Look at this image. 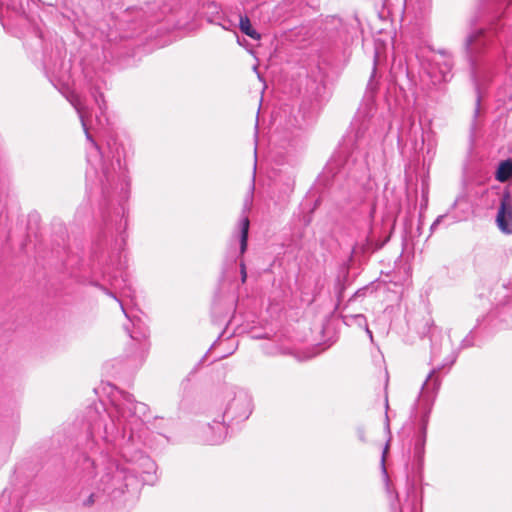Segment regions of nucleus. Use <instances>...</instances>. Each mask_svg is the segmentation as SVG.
Instances as JSON below:
<instances>
[{
    "instance_id": "obj_5",
    "label": "nucleus",
    "mask_w": 512,
    "mask_h": 512,
    "mask_svg": "<svg viewBox=\"0 0 512 512\" xmlns=\"http://www.w3.org/2000/svg\"><path fill=\"white\" fill-rule=\"evenodd\" d=\"M463 47L477 93L471 122V130L474 131L480 114L481 90L499 70L502 55L512 76V0H493L490 26L472 30L466 36Z\"/></svg>"
},
{
    "instance_id": "obj_18",
    "label": "nucleus",
    "mask_w": 512,
    "mask_h": 512,
    "mask_svg": "<svg viewBox=\"0 0 512 512\" xmlns=\"http://www.w3.org/2000/svg\"><path fill=\"white\" fill-rule=\"evenodd\" d=\"M389 450V441L386 443L384 449H383V452H382V458H381V465H382V472H383V475L385 476L386 478V488L388 491H390V486H389V483H388V474H387V470H386V467H385V457H386V454Z\"/></svg>"
},
{
    "instance_id": "obj_9",
    "label": "nucleus",
    "mask_w": 512,
    "mask_h": 512,
    "mask_svg": "<svg viewBox=\"0 0 512 512\" xmlns=\"http://www.w3.org/2000/svg\"><path fill=\"white\" fill-rule=\"evenodd\" d=\"M440 59L431 60L426 69V73L431 78L434 84L447 83L453 78L452 69L454 67V60L452 54L446 49H439L435 51Z\"/></svg>"
},
{
    "instance_id": "obj_27",
    "label": "nucleus",
    "mask_w": 512,
    "mask_h": 512,
    "mask_svg": "<svg viewBox=\"0 0 512 512\" xmlns=\"http://www.w3.org/2000/svg\"><path fill=\"white\" fill-rule=\"evenodd\" d=\"M409 124H410V133H411V132H412V130H413L414 128H416V123H415L414 119H411V118H410V119H409Z\"/></svg>"
},
{
    "instance_id": "obj_23",
    "label": "nucleus",
    "mask_w": 512,
    "mask_h": 512,
    "mask_svg": "<svg viewBox=\"0 0 512 512\" xmlns=\"http://www.w3.org/2000/svg\"><path fill=\"white\" fill-rule=\"evenodd\" d=\"M373 2L375 5H381L383 9H388V10L391 5V0H373Z\"/></svg>"
},
{
    "instance_id": "obj_28",
    "label": "nucleus",
    "mask_w": 512,
    "mask_h": 512,
    "mask_svg": "<svg viewBox=\"0 0 512 512\" xmlns=\"http://www.w3.org/2000/svg\"><path fill=\"white\" fill-rule=\"evenodd\" d=\"M423 201H424V204H422L421 207H423L424 205L426 206L427 201H428L427 192H424V191H423Z\"/></svg>"
},
{
    "instance_id": "obj_24",
    "label": "nucleus",
    "mask_w": 512,
    "mask_h": 512,
    "mask_svg": "<svg viewBox=\"0 0 512 512\" xmlns=\"http://www.w3.org/2000/svg\"><path fill=\"white\" fill-rule=\"evenodd\" d=\"M445 218V215L438 216L435 221L430 226V231L434 232L437 226L442 222V220Z\"/></svg>"
},
{
    "instance_id": "obj_8",
    "label": "nucleus",
    "mask_w": 512,
    "mask_h": 512,
    "mask_svg": "<svg viewBox=\"0 0 512 512\" xmlns=\"http://www.w3.org/2000/svg\"><path fill=\"white\" fill-rule=\"evenodd\" d=\"M250 220L247 216L243 215L238 222L236 230L233 232L229 241L225 265L233 264L239 260L241 283L244 284L247 280L246 265L243 256L248 249Z\"/></svg>"
},
{
    "instance_id": "obj_1",
    "label": "nucleus",
    "mask_w": 512,
    "mask_h": 512,
    "mask_svg": "<svg viewBox=\"0 0 512 512\" xmlns=\"http://www.w3.org/2000/svg\"><path fill=\"white\" fill-rule=\"evenodd\" d=\"M148 412L147 404L123 390L113 396L109 408L102 403L87 408L90 452L76 459V470L82 475L77 505L100 508L125 492H137L141 484L157 483V464L142 450Z\"/></svg>"
},
{
    "instance_id": "obj_11",
    "label": "nucleus",
    "mask_w": 512,
    "mask_h": 512,
    "mask_svg": "<svg viewBox=\"0 0 512 512\" xmlns=\"http://www.w3.org/2000/svg\"><path fill=\"white\" fill-rule=\"evenodd\" d=\"M496 224L502 233L506 235L512 234V194L507 189L504 190L500 198Z\"/></svg>"
},
{
    "instance_id": "obj_12",
    "label": "nucleus",
    "mask_w": 512,
    "mask_h": 512,
    "mask_svg": "<svg viewBox=\"0 0 512 512\" xmlns=\"http://www.w3.org/2000/svg\"><path fill=\"white\" fill-rule=\"evenodd\" d=\"M108 295L112 296L116 301L119 302L122 312L125 317L128 319V323L124 324L123 328L129 337L135 341H141L147 338V328L144 326L142 321L139 318H131L126 312L122 302L117 298L114 292L108 291L105 289Z\"/></svg>"
},
{
    "instance_id": "obj_26",
    "label": "nucleus",
    "mask_w": 512,
    "mask_h": 512,
    "mask_svg": "<svg viewBox=\"0 0 512 512\" xmlns=\"http://www.w3.org/2000/svg\"><path fill=\"white\" fill-rule=\"evenodd\" d=\"M418 129L421 131V145H420V149H423V147H424V141H425V140H424V135H423V129H422V127H421V124H420V123H419V125H418Z\"/></svg>"
},
{
    "instance_id": "obj_21",
    "label": "nucleus",
    "mask_w": 512,
    "mask_h": 512,
    "mask_svg": "<svg viewBox=\"0 0 512 512\" xmlns=\"http://www.w3.org/2000/svg\"><path fill=\"white\" fill-rule=\"evenodd\" d=\"M355 433H356V436L357 438L359 439V441L365 443L366 442V431H365V428L364 426L362 425H359L355 428Z\"/></svg>"
},
{
    "instance_id": "obj_22",
    "label": "nucleus",
    "mask_w": 512,
    "mask_h": 512,
    "mask_svg": "<svg viewBox=\"0 0 512 512\" xmlns=\"http://www.w3.org/2000/svg\"><path fill=\"white\" fill-rule=\"evenodd\" d=\"M400 212V205L397 204L393 209L387 211V217H393V222H395L396 215Z\"/></svg>"
},
{
    "instance_id": "obj_34",
    "label": "nucleus",
    "mask_w": 512,
    "mask_h": 512,
    "mask_svg": "<svg viewBox=\"0 0 512 512\" xmlns=\"http://www.w3.org/2000/svg\"><path fill=\"white\" fill-rule=\"evenodd\" d=\"M417 149H418V142L415 141V150H417Z\"/></svg>"
},
{
    "instance_id": "obj_17",
    "label": "nucleus",
    "mask_w": 512,
    "mask_h": 512,
    "mask_svg": "<svg viewBox=\"0 0 512 512\" xmlns=\"http://www.w3.org/2000/svg\"><path fill=\"white\" fill-rule=\"evenodd\" d=\"M90 93H91V96L93 97L95 103L99 107L100 111L103 112L106 109V103L104 100V95L100 91V87L97 84L92 85L90 87Z\"/></svg>"
},
{
    "instance_id": "obj_30",
    "label": "nucleus",
    "mask_w": 512,
    "mask_h": 512,
    "mask_svg": "<svg viewBox=\"0 0 512 512\" xmlns=\"http://www.w3.org/2000/svg\"><path fill=\"white\" fill-rule=\"evenodd\" d=\"M223 334H224V331L219 335L218 339H217L215 342H213V344H212V346H211V348H210V349H212V348L216 345V343H217V342H218V340L223 336Z\"/></svg>"
},
{
    "instance_id": "obj_13",
    "label": "nucleus",
    "mask_w": 512,
    "mask_h": 512,
    "mask_svg": "<svg viewBox=\"0 0 512 512\" xmlns=\"http://www.w3.org/2000/svg\"><path fill=\"white\" fill-rule=\"evenodd\" d=\"M387 240L379 242L374 241L371 237H366L361 242H356L352 247L351 258L366 257L375 251L381 249Z\"/></svg>"
},
{
    "instance_id": "obj_29",
    "label": "nucleus",
    "mask_w": 512,
    "mask_h": 512,
    "mask_svg": "<svg viewBox=\"0 0 512 512\" xmlns=\"http://www.w3.org/2000/svg\"><path fill=\"white\" fill-rule=\"evenodd\" d=\"M421 231H422V223L420 221L419 225L417 227L416 236H420L421 235Z\"/></svg>"
},
{
    "instance_id": "obj_35",
    "label": "nucleus",
    "mask_w": 512,
    "mask_h": 512,
    "mask_svg": "<svg viewBox=\"0 0 512 512\" xmlns=\"http://www.w3.org/2000/svg\"><path fill=\"white\" fill-rule=\"evenodd\" d=\"M404 130H405V124H403V126H402V133H404Z\"/></svg>"
},
{
    "instance_id": "obj_15",
    "label": "nucleus",
    "mask_w": 512,
    "mask_h": 512,
    "mask_svg": "<svg viewBox=\"0 0 512 512\" xmlns=\"http://www.w3.org/2000/svg\"><path fill=\"white\" fill-rule=\"evenodd\" d=\"M512 177V160L506 159L499 163L496 170V179L505 182Z\"/></svg>"
},
{
    "instance_id": "obj_31",
    "label": "nucleus",
    "mask_w": 512,
    "mask_h": 512,
    "mask_svg": "<svg viewBox=\"0 0 512 512\" xmlns=\"http://www.w3.org/2000/svg\"><path fill=\"white\" fill-rule=\"evenodd\" d=\"M386 427L389 429V421H388V415L386 414Z\"/></svg>"
},
{
    "instance_id": "obj_2",
    "label": "nucleus",
    "mask_w": 512,
    "mask_h": 512,
    "mask_svg": "<svg viewBox=\"0 0 512 512\" xmlns=\"http://www.w3.org/2000/svg\"><path fill=\"white\" fill-rule=\"evenodd\" d=\"M68 101L76 110L91 148L87 151L88 168L86 187L92 195H99L101 223L91 246L92 268L108 276L114 289L129 295L130 285L126 272L127 260L122 254L126 246V207L130 195V178L126 166V149L123 143L110 138L99 146L89 132L87 110L77 94Z\"/></svg>"
},
{
    "instance_id": "obj_7",
    "label": "nucleus",
    "mask_w": 512,
    "mask_h": 512,
    "mask_svg": "<svg viewBox=\"0 0 512 512\" xmlns=\"http://www.w3.org/2000/svg\"><path fill=\"white\" fill-rule=\"evenodd\" d=\"M284 152L279 151L276 155V163L281 166L276 170L275 185L278 188V200L285 203L295 187V168L298 164V153L302 149V142L299 138H292L282 145Z\"/></svg>"
},
{
    "instance_id": "obj_16",
    "label": "nucleus",
    "mask_w": 512,
    "mask_h": 512,
    "mask_svg": "<svg viewBox=\"0 0 512 512\" xmlns=\"http://www.w3.org/2000/svg\"><path fill=\"white\" fill-rule=\"evenodd\" d=\"M343 322L348 326L356 325L359 328H363L366 327L367 319L363 314H345Z\"/></svg>"
},
{
    "instance_id": "obj_4",
    "label": "nucleus",
    "mask_w": 512,
    "mask_h": 512,
    "mask_svg": "<svg viewBox=\"0 0 512 512\" xmlns=\"http://www.w3.org/2000/svg\"><path fill=\"white\" fill-rule=\"evenodd\" d=\"M378 53L360 106L351 123V132L343 140L328 164L333 176L349 177L356 182L370 179V172L381 159L379 142L390 128L383 117L376 116Z\"/></svg>"
},
{
    "instance_id": "obj_33",
    "label": "nucleus",
    "mask_w": 512,
    "mask_h": 512,
    "mask_svg": "<svg viewBox=\"0 0 512 512\" xmlns=\"http://www.w3.org/2000/svg\"><path fill=\"white\" fill-rule=\"evenodd\" d=\"M226 356H227V355H221V356L217 357L215 360H220V359H222V358H224V357H226Z\"/></svg>"
},
{
    "instance_id": "obj_10",
    "label": "nucleus",
    "mask_w": 512,
    "mask_h": 512,
    "mask_svg": "<svg viewBox=\"0 0 512 512\" xmlns=\"http://www.w3.org/2000/svg\"><path fill=\"white\" fill-rule=\"evenodd\" d=\"M417 333L420 337H429L431 341V362L436 361L441 356V344L438 340L442 339V331L434 324L430 317H424L417 327Z\"/></svg>"
},
{
    "instance_id": "obj_19",
    "label": "nucleus",
    "mask_w": 512,
    "mask_h": 512,
    "mask_svg": "<svg viewBox=\"0 0 512 512\" xmlns=\"http://www.w3.org/2000/svg\"><path fill=\"white\" fill-rule=\"evenodd\" d=\"M335 291L338 304L343 300L345 284L338 278L335 284Z\"/></svg>"
},
{
    "instance_id": "obj_32",
    "label": "nucleus",
    "mask_w": 512,
    "mask_h": 512,
    "mask_svg": "<svg viewBox=\"0 0 512 512\" xmlns=\"http://www.w3.org/2000/svg\"><path fill=\"white\" fill-rule=\"evenodd\" d=\"M407 229H408V220L405 221V232L407 233Z\"/></svg>"
},
{
    "instance_id": "obj_3",
    "label": "nucleus",
    "mask_w": 512,
    "mask_h": 512,
    "mask_svg": "<svg viewBox=\"0 0 512 512\" xmlns=\"http://www.w3.org/2000/svg\"><path fill=\"white\" fill-rule=\"evenodd\" d=\"M501 288L507 293L503 298H495L497 307L486 315L479 316L476 319V324L462 339L458 348L452 349L450 354L443 359L442 363L433 367L421 386L418 399L413 404V417L416 432L414 436L411 471L406 475L407 503L400 506L399 511H397L398 508L396 504L392 502V512H418V485L422 481L427 427L441 385V379L437 374L443 368L452 366L456 362L461 350L474 346V333L478 328L483 327L484 329L494 330L512 326V288H507L504 284Z\"/></svg>"
},
{
    "instance_id": "obj_25",
    "label": "nucleus",
    "mask_w": 512,
    "mask_h": 512,
    "mask_svg": "<svg viewBox=\"0 0 512 512\" xmlns=\"http://www.w3.org/2000/svg\"><path fill=\"white\" fill-rule=\"evenodd\" d=\"M363 329L365 330L366 334L369 336L370 340L373 341V333L372 331L369 329L368 327V323L366 324V327H363Z\"/></svg>"
},
{
    "instance_id": "obj_6",
    "label": "nucleus",
    "mask_w": 512,
    "mask_h": 512,
    "mask_svg": "<svg viewBox=\"0 0 512 512\" xmlns=\"http://www.w3.org/2000/svg\"><path fill=\"white\" fill-rule=\"evenodd\" d=\"M252 410V397L248 391L236 386L225 387L207 410V417L212 422L200 428V438L209 445L221 444L227 436L229 425L247 420Z\"/></svg>"
},
{
    "instance_id": "obj_20",
    "label": "nucleus",
    "mask_w": 512,
    "mask_h": 512,
    "mask_svg": "<svg viewBox=\"0 0 512 512\" xmlns=\"http://www.w3.org/2000/svg\"><path fill=\"white\" fill-rule=\"evenodd\" d=\"M369 290L368 286H364L359 288L348 300V303H351L352 301H355L358 298L365 297L367 294V291Z\"/></svg>"
},
{
    "instance_id": "obj_14",
    "label": "nucleus",
    "mask_w": 512,
    "mask_h": 512,
    "mask_svg": "<svg viewBox=\"0 0 512 512\" xmlns=\"http://www.w3.org/2000/svg\"><path fill=\"white\" fill-rule=\"evenodd\" d=\"M239 29L243 34H245L253 40H260L261 38L260 33L256 29H254L247 15H240Z\"/></svg>"
},
{
    "instance_id": "obj_36",
    "label": "nucleus",
    "mask_w": 512,
    "mask_h": 512,
    "mask_svg": "<svg viewBox=\"0 0 512 512\" xmlns=\"http://www.w3.org/2000/svg\"><path fill=\"white\" fill-rule=\"evenodd\" d=\"M385 403H386V408H388V399L387 398L385 400Z\"/></svg>"
}]
</instances>
